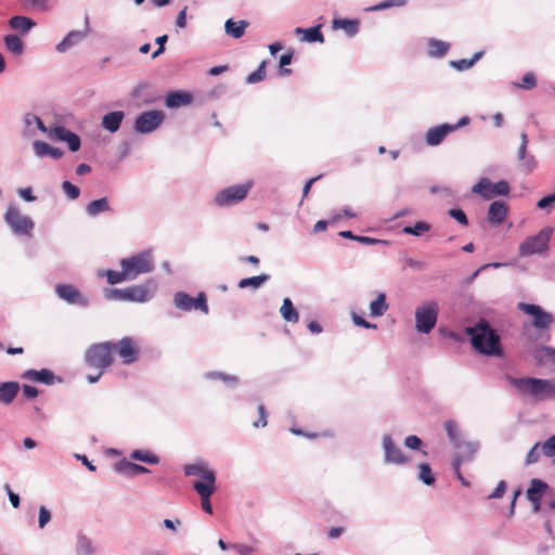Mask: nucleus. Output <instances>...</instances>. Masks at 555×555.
<instances>
[{"label": "nucleus", "instance_id": "1", "mask_svg": "<svg viewBox=\"0 0 555 555\" xmlns=\"http://www.w3.org/2000/svg\"><path fill=\"white\" fill-rule=\"evenodd\" d=\"M465 333L470 337L472 346L476 351L489 357L502 356L500 336L481 319L475 325L465 328Z\"/></svg>", "mask_w": 555, "mask_h": 555}, {"label": "nucleus", "instance_id": "2", "mask_svg": "<svg viewBox=\"0 0 555 555\" xmlns=\"http://www.w3.org/2000/svg\"><path fill=\"white\" fill-rule=\"evenodd\" d=\"M507 380L518 395L524 398L541 401L555 397V380L512 376H507Z\"/></svg>", "mask_w": 555, "mask_h": 555}, {"label": "nucleus", "instance_id": "3", "mask_svg": "<svg viewBox=\"0 0 555 555\" xmlns=\"http://www.w3.org/2000/svg\"><path fill=\"white\" fill-rule=\"evenodd\" d=\"M439 315V305L436 300L423 301L415 308V331L427 335L436 326Z\"/></svg>", "mask_w": 555, "mask_h": 555}, {"label": "nucleus", "instance_id": "4", "mask_svg": "<svg viewBox=\"0 0 555 555\" xmlns=\"http://www.w3.org/2000/svg\"><path fill=\"white\" fill-rule=\"evenodd\" d=\"M120 268L125 269L129 281L135 280L141 274L151 273L155 266L151 251L143 250L120 260Z\"/></svg>", "mask_w": 555, "mask_h": 555}, {"label": "nucleus", "instance_id": "5", "mask_svg": "<svg viewBox=\"0 0 555 555\" xmlns=\"http://www.w3.org/2000/svg\"><path fill=\"white\" fill-rule=\"evenodd\" d=\"M5 224L15 235L30 236L35 228V222L28 216L21 214L18 207L10 204L3 215Z\"/></svg>", "mask_w": 555, "mask_h": 555}, {"label": "nucleus", "instance_id": "6", "mask_svg": "<svg viewBox=\"0 0 555 555\" xmlns=\"http://www.w3.org/2000/svg\"><path fill=\"white\" fill-rule=\"evenodd\" d=\"M113 341L93 344L85 354L86 363L94 369L104 371L113 363Z\"/></svg>", "mask_w": 555, "mask_h": 555}, {"label": "nucleus", "instance_id": "7", "mask_svg": "<svg viewBox=\"0 0 555 555\" xmlns=\"http://www.w3.org/2000/svg\"><path fill=\"white\" fill-rule=\"evenodd\" d=\"M553 229L551 227L543 228L537 235L527 237L519 245V256L528 257L534 254H542L547 250L548 242Z\"/></svg>", "mask_w": 555, "mask_h": 555}, {"label": "nucleus", "instance_id": "8", "mask_svg": "<svg viewBox=\"0 0 555 555\" xmlns=\"http://www.w3.org/2000/svg\"><path fill=\"white\" fill-rule=\"evenodd\" d=\"M251 186V181L228 186L216 194L215 204L219 207L235 205L246 198Z\"/></svg>", "mask_w": 555, "mask_h": 555}, {"label": "nucleus", "instance_id": "9", "mask_svg": "<svg viewBox=\"0 0 555 555\" xmlns=\"http://www.w3.org/2000/svg\"><path fill=\"white\" fill-rule=\"evenodd\" d=\"M383 461L386 465L402 466L409 463L410 457L397 446L389 434L382 437Z\"/></svg>", "mask_w": 555, "mask_h": 555}, {"label": "nucleus", "instance_id": "10", "mask_svg": "<svg viewBox=\"0 0 555 555\" xmlns=\"http://www.w3.org/2000/svg\"><path fill=\"white\" fill-rule=\"evenodd\" d=\"M165 114L162 111L153 109L141 113L134 120L133 130L140 134H147L155 131L163 124Z\"/></svg>", "mask_w": 555, "mask_h": 555}, {"label": "nucleus", "instance_id": "11", "mask_svg": "<svg viewBox=\"0 0 555 555\" xmlns=\"http://www.w3.org/2000/svg\"><path fill=\"white\" fill-rule=\"evenodd\" d=\"M158 288L155 279H149L143 284L127 287L126 301L144 304L154 298Z\"/></svg>", "mask_w": 555, "mask_h": 555}, {"label": "nucleus", "instance_id": "12", "mask_svg": "<svg viewBox=\"0 0 555 555\" xmlns=\"http://www.w3.org/2000/svg\"><path fill=\"white\" fill-rule=\"evenodd\" d=\"M472 192L479 194L485 199H491L494 196H505L509 193V185L501 180L492 183L488 178H481L473 188Z\"/></svg>", "mask_w": 555, "mask_h": 555}, {"label": "nucleus", "instance_id": "13", "mask_svg": "<svg viewBox=\"0 0 555 555\" xmlns=\"http://www.w3.org/2000/svg\"><path fill=\"white\" fill-rule=\"evenodd\" d=\"M518 309L532 317V325L540 331L547 330L554 322L552 313L534 304L519 302Z\"/></svg>", "mask_w": 555, "mask_h": 555}, {"label": "nucleus", "instance_id": "14", "mask_svg": "<svg viewBox=\"0 0 555 555\" xmlns=\"http://www.w3.org/2000/svg\"><path fill=\"white\" fill-rule=\"evenodd\" d=\"M175 306L182 311L201 310L205 314L209 309L207 306L206 295L199 293L197 297L193 298L184 292H177L173 297Z\"/></svg>", "mask_w": 555, "mask_h": 555}, {"label": "nucleus", "instance_id": "15", "mask_svg": "<svg viewBox=\"0 0 555 555\" xmlns=\"http://www.w3.org/2000/svg\"><path fill=\"white\" fill-rule=\"evenodd\" d=\"M54 291L57 297L68 305L81 308H87L90 305V299L72 284H57Z\"/></svg>", "mask_w": 555, "mask_h": 555}, {"label": "nucleus", "instance_id": "16", "mask_svg": "<svg viewBox=\"0 0 555 555\" xmlns=\"http://www.w3.org/2000/svg\"><path fill=\"white\" fill-rule=\"evenodd\" d=\"M113 351L118 353L124 364L129 365L138 360L140 349L132 337L126 336L117 343L113 341Z\"/></svg>", "mask_w": 555, "mask_h": 555}, {"label": "nucleus", "instance_id": "17", "mask_svg": "<svg viewBox=\"0 0 555 555\" xmlns=\"http://www.w3.org/2000/svg\"><path fill=\"white\" fill-rule=\"evenodd\" d=\"M185 476H198L201 479L194 482H199L206 487L216 486V474L210 469L206 463L196 462L188 464L183 468Z\"/></svg>", "mask_w": 555, "mask_h": 555}, {"label": "nucleus", "instance_id": "18", "mask_svg": "<svg viewBox=\"0 0 555 555\" xmlns=\"http://www.w3.org/2000/svg\"><path fill=\"white\" fill-rule=\"evenodd\" d=\"M480 444L478 441L468 440L465 444L454 452L451 461L453 472L459 473V468L464 464L472 462L475 459L476 453L479 451Z\"/></svg>", "mask_w": 555, "mask_h": 555}, {"label": "nucleus", "instance_id": "19", "mask_svg": "<svg viewBox=\"0 0 555 555\" xmlns=\"http://www.w3.org/2000/svg\"><path fill=\"white\" fill-rule=\"evenodd\" d=\"M520 144L517 150V160L520 163V167L522 170H525L527 173L532 172L537 166L538 162L535 159V156L528 153V135L526 132L520 133Z\"/></svg>", "mask_w": 555, "mask_h": 555}, {"label": "nucleus", "instance_id": "20", "mask_svg": "<svg viewBox=\"0 0 555 555\" xmlns=\"http://www.w3.org/2000/svg\"><path fill=\"white\" fill-rule=\"evenodd\" d=\"M49 135H52L60 141L66 142L70 152H77L80 149L81 140L79 135L63 126L54 127L49 132Z\"/></svg>", "mask_w": 555, "mask_h": 555}, {"label": "nucleus", "instance_id": "21", "mask_svg": "<svg viewBox=\"0 0 555 555\" xmlns=\"http://www.w3.org/2000/svg\"><path fill=\"white\" fill-rule=\"evenodd\" d=\"M23 135L26 138H33L37 135L38 132L48 133V128L46 127L42 119L34 113L25 114L23 118Z\"/></svg>", "mask_w": 555, "mask_h": 555}, {"label": "nucleus", "instance_id": "22", "mask_svg": "<svg viewBox=\"0 0 555 555\" xmlns=\"http://www.w3.org/2000/svg\"><path fill=\"white\" fill-rule=\"evenodd\" d=\"M31 146L35 156L38 158L50 157L52 159H60L64 155L61 149L54 147L44 141L35 140Z\"/></svg>", "mask_w": 555, "mask_h": 555}, {"label": "nucleus", "instance_id": "23", "mask_svg": "<svg viewBox=\"0 0 555 555\" xmlns=\"http://www.w3.org/2000/svg\"><path fill=\"white\" fill-rule=\"evenodd\" d=\"M451 132L452 128L450 124H442L436 127H431L427 130L425 135L426 144L429 146H437Z\"/></svg>", "mask_w": 555, "mask_h": 555}, {"label": "nucleus", "instance_id": "24", "mask_svg": "<svg viewBox=\"0 0 555 555\" xmlns=\"http://www.w3.org/2000/svg\"><path fill=\"white\" fill-rule=\"evenodd\" d=\"M114 470L117 474L133 477L139 474H147L150 469L140 464L122 459L114 464Z\"/></svg>", "mask_w": 555, "mask_h": 555}, {"label": "nucleus", "instance_id": "25", "mask_svg": "<svg viewBox=\"0 0 555 555\" xmlns=\"http://www.w3.org/2000/svg\"><path fill=\"white\" fill-rule=\"evenodd\" d=\"M508 208L502 201H494L490 204L487 215V220L492 225L503 223L507 216Z\"/></svg>", "mask_w": 555, "mask_h": 555}, {"label": "nucleus", "instance_id": "26", "mask_svg": "<svg viewBox=\"0 0 555 555\" xmlns=\"http://www.w3.org/2000/svg\"><path fill=\"white\" fill-rule=\"evenodd\" d=\"M125 118L122 111H113L103 115L101 126L103 129L111 133H115L119 130L121 122Z\"/></svg>", "mask_w": 555, "mask_h": 555}, {"label": "nucleus", "instance_id": "27", "mask_svg": "<svg viewBox=\"0 0 555 555\" xmlns=\"http://www.w3.org/2000/svg\"><path fill=\"white\" fill-rule=\"evenodd\" d=\"M193 96L186 91H171L165 99V104L168 108H179L192 103Z\"/></svg>", "mask_w": 555, "mask_h": 555}, {"label": "nucleus", "instance_id": "28", "mask_svg": "<svg viewBox=\"0 0 555 555\" xmlns=\"http://www.w3.org/2000/svg\"><path fill=\"white\" fill-rule=\"evenodd\" d=\"M193 489L197 492L201 498V505L204 512L212 514V506L210 503V496L216 491V486H204L199 482H193Z\"/></svg>", "mask_w": 555, "mask_h": 555}, {"label": "nucleus", "instance_id": "29", "mask_svg": "<svg viewBox=\"0 0 555 555\" xmlns=\"http://www.w3.org/2000/svg\"><path fill=\"white\" fill-rule=\"evenodd\" d=\"M534 359L541 366H555V348L551 346H540L534 350Z\"/></svg>", "mask_w": 555, "mask_h": 555}, {"label": "nucleus", "instance_id": "30", "mask_svg": "<svg viewBox=\"0 0 555 555\" xmlns=\"http://www.w3.org/2000/svg\"><path fill=\"white\" fill-rule=\"evenodd\" d=\"M87 36L86 31L81 30H72L69 31L64 39L56 44V51L60 53L66 52L68 49L77 46L80 41L85 39Z\"/></svg>", "mask_w": 555, "mask_h": 555}, {"label": "nucleus", "instance_id": "31", "mask_svg": "<svg viewBox=\"0 0 555 555\" xmlns=\"http://www.w3.org/2000/svg\"><path fill=\"white\" fill-rule=\"evenodd\" d=\"M22 377L33 382L42 383L44 385H52L55 379L54 374L48 369H42L39 371L27 370L24 372Z\"/></svg>", "mask_w": 555, "mask_h": 555}, {"label": "nucleus", "instance_id": "32", "mask_svg": "<svg viewBox=\"0 0 555 555\" xmlns=\"http://www.w3.org/2000/svg\"><path fill=\"white\" fill-rule=\"evenodd\" d=\"M248 26L249 23L247 21H234L233 18H229L224 23V31L229 37L240 39L244 36Z\"/></svg>", "mask_w": 555, "mask_h": 555}, {"label": "nucleus", "instance_id": "33", "mask_svg": "<svg viewBox=\"0 0 555 555\" xmlns=\"http://www.w3.org/2000/svg\"><path fill=\"white\" fill-rule=\"evenodd\" d=\"M547 489L548 485L545 481L533 478L527 489L526 496L529 502H537L542 499Z\"/></svg>", "mask_w": 555, "mask_h": 555}, {"label": "nucleus", "instance_id": "34", "mask_svg": "<svg viewBox=\"0 0 555 555\" xmlns=\"http://www.w3.org/2000/svg\"><path fill=\"white\" fill-rule=\"evenodd\" d=\"M389 309V305L387 302V297L385 293H378L370 302L369 310L370 317L372 318H380L383 317Z\"/></svg>", "mask_w": 555, "mask_h": 555}, {"label": "nucleus", "instance_id": "35", "mask_svg": "<svg viewBox=\"0 0 555 555\" xmlns=\"http://www.w3.org/2000/svg\"><path fill=\"white\" fill-rule=\"evenodd\" d=\"M9 26L21 31L22 35H27L36 26V23L30 17L15 15L9 20Z\"/></svg>", "mask_w": 555, "mask_h": 555}, {"label": "nucleus", "instance_id": "36", "mask_svg": "<svg viewBox=\"0 0 555 555\" xmlns=\"http://www.w3.org/2000/svg\"><path fill=\"white\" fill-rule=\"evenodd\" d=\"M296 35H301V40L307 42H324V37L321 33V25L309 27V28H301L297 27L295 29Z\"/></svg>", "mask_w": 555, "mask_h": 555}, {"label": "nucleus", "instance_id": "37", "mask_svg": "<svg viewBox=\"0 0 555 555\" xmlns=\"http://www.w3.org/2000/svg\"><path fill=\"white\" fill-rule=\"evenodd\" d=\"M20 385L16 382L0 383V402L10 404L16 397Z\"/></svg>", "mask_w": 555, "mask_h": 555}, {"label": "nucleus", "instance_id": "38", "mask_svg": "<svg viewBox=\"0 0 555 555\" xmlns=\"http://www.w3.org/2000/svg\"><path fill=\"white\" fill-rule=\"evenodd\" d=\"M204 378L207 380H220L229 388H235L240 383V378L237 376L218 371L206 372L204 374Z\"/></svg>", "mask_w": 555, "mask_h": 555}, {"label": "nucleus", "instance_id": "39", "mask_svg": "<svg viewBox=\"0 0 555 555\" xmlns=\"http://www.w3.org/2000/svg\"><path fill=\"white\" fill-rule=\"evenodd\" d=\"M109 210L111 206L106 197L94 199L86 206V214L92 218L99 216L100 214L107 212Z\"/></svg>", "mask_w": 555, "mask_h": 555}, {"label": "nucleus", "instance_id": "40", "mask_svg": "<svg viewBox=\"0 0 555 555\" xmlns=\"http://www.w3.org/2000/svg\"><path fill=\"white\" fill-rule=\"evenodd\" d=\"M427 46L430 57H443L450 49V43L436 38H429Z\"/></svg>", "mask_w": 555, "mask_h": 555}, {"label": "nucleus", "instance_id": "41", "mask_svg": "<svg viewBox=\"0 0 555 555\" xmlns=\"http://www.w3.org/2000/svg\"><path fill=\"white\" fill-rule=\"evenodd\" d=\"M130 460L139 461L150 465H157L160 462L158 455L150 450L135 449L129 454Z\"/></svg>", "mask_w": 555, "mask_h": 555}, {"label": "nucleus", "instance_id": "42", "mask_svg": "<svg viewBox=\"0 0 555 555\" xmlns=\"http://www.w3.org/2000/svg\"><path fill=\"white\" fill-rule=\"evenodd\" d=\"M270 280V275L262 273L260 275H255L250 278H245L238 281L237 287L238 288H251L253 291H256L260 288L266 282Z\"/></svg>", "mask_w": 555, "mask_h": 555}, {"label": "nucleus", "instance_id": "43", "mask_svg": "<svg viewBox=\"0 0 555 555\" xmlns=\"http://www.w3.org/2000/svg\"><path fill=\"white\" fill-rule=\"evenodd\" d=\"M333 28L343 29L349 37H353L359 31V22L357 20L335 18Z\"/></svg>", "mask_w": 555, "mask_h": 555}, {"label": "nucleus", "instance_id": "44", "mask_svg": "<svg viewBox=\"0 0 555 555\" xmlns=\"http://www.w3.org/2000/svg\"><path fill=\"white\" fill-rule=\"evenodd\" d=\"M5 49L12 54L20 56L24 52V42L22 39L14 34H10L4 36L3 38Z\"/></svg>", "mask_w": 555, "mask_h": 555}, {"label": "nucleus", "instance_id": "45", "mask_svg": "<svg viewBox=\"0 0 555 555\" xmlns=\"http://www.w3.org/2000/svg\"><path fill=\"white\" fill-rule=\"evenodd\" d=\"M280 313L286 322L296 323L299 320L298 311L296 310L289 298L283 299L282 307L280 308Z\"/></svg>", "mask_w": 555, "mask_h": 555}, {"label": "nucleus", "instance_id": "46", "mask_svg": "<svg viewBox=\"0 0 555 555\" xmlns=\"http://www.w3.org/2000/svg\"><path fill=\"white\" fill-rule=\"evenodd\" d=\"M98 276H106L107 282L111 285H116V284L129 281L125 269H121V271L101 270L98 272Z\"/></svg>", "mask_w": 555, "mask_h": 555}, {"label": "nucleus", "instance_id": "47", "mask_svg": "<svg viewBox=\"0 0 555 555\" xmlns=\"http://www.w3.org/2000/svg\"><path fill=\"white\" fill-rule=\"evenodd\" d=\"M483 55V51L476 52L472 59H462L459 61H450V66L455 68L456 70L463 72L473 67L477 61H479Z\"/></svg>", "mask_w": 555, "mask_h": 555}, {"label": "nucleus", "instance_id": "48", "mask_svg": "<svg viewBox=\"0 0 555 555\" xmlns=\"http://www.w3.org/2000/svg\"><path fill=\"white\" fill-rule=\"evenodd\" d=\"M417 479L426 486H433L435 483L436 478L429 464L421 463L418 465Z\"/></svg>", "mask_w": 555, "mask_h": 555}, {"label": "nucleus", "instance_id": "49", "mask_svg": "<svg viewBox=\"0 0 555 555\" xmlns=\"http://www.w3.org/2000/svg\"><path fill=\"white\" fill-rule=\"evenodd\" d=\"M443 427L450 443L464 435L459 424L453 420L446 421Z\"/></svg>", "mask_w": 555, "mask_h": 555}, {"label": "nucleus", "instance_id": "50", "mask_svg": "<svg viewBox=\"0 0 555 555\" xmlns=\"http://www.w3.org/2000/svg\"><path fill=\"white\" fill-rule=\"evenodd\" d=\"M93 552H94V547H93L92 541L85 535L78 537L77 543H76L77 555H91Z\"/></svg>", "mask_w": 555, "mask_h": 555}, {"label": "nucleus", "instance_id": "51", "mask_svg": "<svg viewBox=\"0 0 555 555\" xmlns=\"http://www.w3.org/2000/svg\"><path fill=\"white\" fill-rule=\"evenodd\" d=\"M514 86L518 89L532 90L537 87V77L532 72L526 73L520 82H514Z\"/></svg>", "mask_w": 555, "mask_h": 555}, {"label": "nucleus", "instance_id": "52", "mask_svg": "<svg viewBox=\"0 0 555 555\" xmlns=\"http://www.w3.org/2000/svg\"><path fill=\"white\" fill-rule=\"evenodd\" d=\"M429 229H430V224L423 222V221H418L414 225L404 227L403 233L420 236L424 232L429 231Z\"/></svg>", "mask_w": 555, "mask_h": 555}, {"label": "nucleus", "instance_id": "53", "mask_svg": "<svg viewBox=\"0 0 555 555\" xmlns=\"http://www.w3.org/2000/svg\"><path fill=\"white\" fill-rule=\"evenodd\" d=\"M543 456L555 459V434L543 442H540Z\"/></svg>", "mask_w": 555, "mask_h": 555}, {"label": "nucleus", "instance_id": "54", "mask_svg": "<svg viewBox=\"0 0 555 555\" xmlns=\"http://www.w3.org/2000/svg\"><path fill=\"white\" fill-rule=\"evenodd\" d=\"M541 456H543L541 452L540 442H535L533 447L528 451L525 460L526 465H532L540 461Z\"/></svg>", "mask_w": 555, "mask_h": 555}, {"label": "nucleus", "instance_id": "55", "mask_svg": "<svg viewBox=\"0 0 555 555\" xmlns=\"http://www.w3.org/2000/svg\"><path fill=\"white\" fill-rule=\"evenodd\" d=\"M409 0H384L374 7H372L371 11H383L395 7H404Z\"/></svg>", "mask_w": 555, "mask_h": 555}, {"label": "nucleus", "instance_id": "56", "mask_svg": "<svg viewBox=\"0 0 555 555\" xmlns=\"http://www.w3.org/2000/svg\"><path fill=\"white\" fill-rule=\"evenodd\" d=\"M266 77V62H262L258 68L246 77V82L249 85L259 82Z\"/></svg>", "mask_w": 555, "mask_h": 555}, {"label": "nucleus", "instance_id": "57", "mask_svg": "<svg viewBox=\"0 0 555 555\" xmlns=\"http://www.w3.org/2000/svg\"><path fill=\"white\" fill-rule=\"evenodd\" d=\"M127 287L126 288H109L105 291V298L108 300L126 301Z\"/></svg>", "mask_w": 555, "mask_h": 555}, {"label": "nucleus", "instance_id": "58", "mask_svg": "<svg viewBox=\"0 0 555 555\" xmlns=\"http://www.w3.org/2000/svg\"><path fill=\"white\" fill-rule=\"evenodd\" d=\"M62 190L64 191L66 196L72 201L77 199L80 195V189L69 181H64L62 183Z\"/></svg>", "mask_w": 555, "mask_h": 555}, {"label": "nucleus", "instance_id": "59", "mask_svg": "<svg viewBox=\"0 0 555 555\" xmlns=\"http://www.w3.org/2000/svg\"><path fill=\"white\" fill-rule=\"evenodd\" d=\"M293 60V52L288 51L281 55L280 57V67H281V75H289L292 70L289 68H284V66L289 65Z\"/></svg>", "mask_w": 555, "mask_h": 555}, {"label": "nucleus", "instance_id": "60", "mask_svg": "<svg viewBox=\"0 0 555 555\" xmlns=\"http://www.w3.org/2000/svg\"><path fill=\"white\" fill-rule=\"evenodd\" d=\"M422 444V439L415 435H410L404 439V446L410 450H420Z\"/></svg>", "mask_w": 555, "mask_h": 555}, {"label": "nucleus", "instance_id": "61", "mask_svg": "<svg viewBox=\"0 0 555 555\" xmlns=\"http://www.w3.org/2000/svg\"><path fill=\"white\" fill-rule=\"evenodd\" d=\"M448 214L451 218L455 219L460 224H462V225L468 224V219L462 209L452 208L449 210Z\"/></svg>", "mask_w": 555, "mask_h": 555}, {"label": "nucleus", "instance_id": "62", "mask_svg": "<svg viewBox=\"0 0 555 555\" xmlns=\"http://www.w3.org/2000/svg\"><path fill=\"white\" fill-rule=\"evenodd\" d=\"M430 192L433 194H440L442 197H453L454 192L451 188L447 185H434L430 188Z\"/></svg>", "mask_w": 555, "mask_h": 555}, {"label": "nucleus", "instance_id": "63", "mask_svg": "<svg viewBox=\"0 0 555 555\" xmlns=\"http://www.w3.org/2000/svg\"><path fill=\"white\" fill-rule=\"evenodd\" d=\"M51 520V513L50 511L44 507V506H41L39 508V517H38V525L39 527L42 529L46 527V525Z\"/></svg>", "mask_w": 555, "mask_h": 555}, {"label": "nucleus", "instance_id": "64", "mask_svg": "<svg viewBox=\"0 0 555 555\" xmlns=\"http://www.w3.org/2000/svg\"><path fill=\"white\" fill-rule=\"evenodd\" d=\"M554 203H555V192L550 195H546V196L542 197L540 201H538L537 207L540 209H545L551 204H554Z\"/></svg>", "mask_w": 555, "mask_h": 555}]
</instances>
